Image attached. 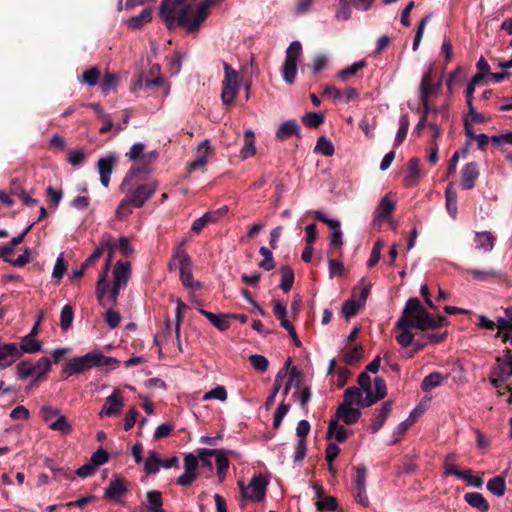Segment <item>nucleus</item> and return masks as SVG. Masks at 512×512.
I'll use <instances>...</instances> for the list:
<instances>
[{"label":"nucleus","mask_w":512,"mask_h":512,"mask_svg":"<svg viewBox=\"0 0 512 512\" xmlns=\"http://www.w3.org/2000/svg\"><path fill=\"white\" fill-rule=\"evenodd\" d=\"M330 247L333 249H341L342 246V231L340 230V226H330Z\"/></svg>","instance_id":"62"},{"label":"nucleus","mask_w":512,"mask_h":512,"mask_svg":"<svg viewBox=\"0 0 512 512\" xmlns=\"http://www.w3.org/2000/svg\"><path fill=\"white\" fill-rule=\"evenodd\" d=\"M18 346L15 343H1L0 342V366L8 367L12 365L18 358H20Z\"/></svg>","instance_id":"16"},{"label":"nucleus","mask_w":512,"mask_h":512,"mask_svg":"<svg viewBox=\"0 0 512 512\" xmlns=\"http://www.w3.org/2000/svg\"><path fill=\"white\" fill-rule=\"evenodd\" d=\"M293 283H294L293 270L288 266L282 267L281 268L280 288L283 291L288 292L292 288Z\"/></svg>","instance_id":"53"},{"label":"nucleus","mask_w":512,"mask_h":512,"mask_svg":"<svg viewBox=\"0 0 512 512\" xmlns=\"http://www.w3.org/2000/svg\"><path fill=\"white\" fill-rule=\"evenodd\" d=\"M195 0H162L159 16L168 30L181 27L188 34L195 35L209 16V10L217 0H203L194 9Z\"/></svg>","instance_id":"1"},{"label":"nucleus","mask_w":512,"mask_h":512,"mask_svg":"<svg viewBox=\"0 0 512 512\" xmlns=\"http://www.w3.org/2000/svg\"><path fill=\"white\" fill-rule=\"evenodd\" d=\"M249 361L252 367L259 372H265L268 368V359L263 355L253 354L249 357Z\"/></svg>","instance_id":"60"},{"label":"nucleus","mask_w":512,"mask_h":512,"mask_svg":"<svg viewBox=\"0 0 512 512\" xmlns=\"http://www.w3.org/2000/svg\"><path fill=\"white\" fill-rule=\"evenodd\" d=\"M42 350V344L40 341L36 340L34 337H30L28 335L24 336L21 340L20 346H18V351L20 356L25 353H37Z\"/></svg>","instance_id":"34"},{"label":"nucleus","mask_w":512,"mask_h":512,"mask_svg":"<svg viewBox=\"0 0 512 512\" xmlns=\"http://www.w3.org/2000/svg\"><path fill=\"white\" fill-rule=\"evenodd\" d=\"M10 194L18 197L26 206H38L39 201L30 197V195L22 188L18 179H12L10 184Z\"/></svg>","instance_id":"23"},{"label":"nucleus","mask_w":512,"mask_h":512,"mask_svg":"<svg viewBox=\"0 0 512 512\" xmlns=\"http://www.w3.org/2000/svg\"><path fill=\"white\" fill-rule=\"evenodd\" d=\"M301 127L299 123L295 119H290L284 123H282L277 131H276V139L278 141H285L287 139H290L293 136H296L298 138L301 137Z\"/></svg>","instance_id":"14"},{"label":"nucleus","mask_w":512,"mask_h":512,"mask_svg":"<svg viewBox=\"0 0 512 512\" xmlns=\"http://www.w3.org/2000/svg\"><path fill=\"white\" fill-rule=\"evenodd\" d=\"M297 73V62L285 60L282 66V75L285 82L293 84Z\"/></svg>","instance_id":"49"},{"label":"nucleus","mask_w":512,"mask_h":512,"mask_svg":"<svg viewBox=\"0 0 512 512\" xmlns=\"http://www.w3.org/2000/svg\"><path fill=\"white\" fill-rule=\"evenodd\" d=\"M409 126H410V121H409L408 114L402 115L400 117L399 129L396 134V138H395V142H394L395 147L400 146L403 143V141L406 139Z\"/></svg>","instance_id":"47"},{"label":"nucleus","mask_w":512,"mask_h":512,"mask_svg":"<svg viewBox=\"0 0 512 512\" xmlns=\"http://www.w3.org/2000/svg\"><path fill=\"white\" fill-rule=\"evenodd\" d=\"M157 157V153L155 151L149 152L148 154H143L140 163L133 166L128 174L125 177V180L128 179L130 175H136L140 173H148L149 172V164L152 163Z\"/></svg>","instance_id":"32"},{"label":"nucleus","mask_w":512,"mask_h":512,"mask_svg":"<svg viewBox=\"0 0 512 512\" xmlns=\"http://www.w3.org/2000/svg\"><path fill=\"white\" fill-rule=\"evenodd\" d=\"M169 270L173 271L177 267L180 270V279L182 284L191 289L200 288V283L193 280L191 271V259L187 252L183 249V243H181L174 252L171 261L168 264Z\"/></svg>","instance_id":"4"},{"label":"nucleus","mask_w":512,"mask_h":512,"mask_svg":"<svg viewBox=\"0 0 512 512\" xmlns=\"http://www.w3.org/2000/svg\"><path fill=\"white\" fill-rule=\"evenodd\" d=\"M352 14L351 4L349 0H339L338 9L336 11V18L341 20L350 19Z\"/></svg>","instance_id":"61"},{"label":"nucleus","mask_w":512,"mask_h":512,"mask_svg":"<svg viewBox=\"0 0 512 512\" xmlns=\"http://www.w3.org/2000/svg\"><path fill=\"white\" fill-rule=\"evenodd\" d=\"M432 77L433 76L431 68L423 74L420 83L421 98H429L430 95L436 93L439 90L440 84H433Z\"/></svg>","instance_id":"31"},{"label":"nucleus","mask_w":512,"mask_h":512,"mask_svg":"<svg viewBox=\"0 0 512 512\" xmlns=\"http://www.w3.org/2000/svg\"><path fill=\"white\" fill-rule=\"evenodd\" d=\"M366 399V394L364 395V392L357 388V387H348L344 392V402L343 404L348 405H360L362 407H366L363 403Z\"/></svg>","instance_id":"33"},{"label":"nucleus","mask_w":512,"mask_h":512,"mask_svg":"<svg viewBox=\"0 0 512 512\" xmlns=\"http://www.w3.org/2000/svg\"><path fill=\"white\" fill-rule=\"evenodd\" d=\"M215 455L216 456V467H217V476L219 482H223L226 478V473L229 468V459L227 453L224 450L217 449H201L199 450V458L210 465L209 461L206 457Z\"/></svg>","instance_id":"8"},{"label":"nucleus","mask_w":512,"mask_h":512,"mask_svg":"<svg viewBox=\"0 0 512 512\" xmlns=\"http://www.w3.org/2000/svg\"><path fill=\"white\" fill-rule=\"evenodd\" d=\"M120 289L121 287H117L114 285L112 286L111 289H108L107 281H105V285L103 286V289L101 291L103 298L100 300V298L97 297L99 304L102 305L103 307L115 306L117 304Z\"/></svg>","instance_id":"28"},{"label":"nucleus","mask_w":512,"mask_h":512,"mask_svg":"<svg viewBox=\"0 0 512 512\" xmlns=\"http://www.w3.org/2000/svg\"><path fill=\"white\" fill-rule=\"evenodd\" d=\"M31 227L32 226H27L22 233H20L16 237H13L8 245L0 247V258H3L5 261H8L6 257L13 252L15 246L22 242L23 238L28 233Z\"/></svg>","instance_id":"42"},{"label":"nucleus","mask_w":512,"mask_h":512,"mask_svg":"<svg viewBox=\"0 0 512 512\" xmlns=\"http://www.w3.org/2000/svg\"><path fill=\"white\" fill-rule=\"evenodd\" d=\"M227 213L228 207L223 206L217 210L206 212L203 216L195 219L192 224H208L223 221Z\"/></svg>","instance_id":"29"},{"label":"nucleus","mask_w":512,"mask_h":512,"mask_svg":"<svg viewBox=\"0 0 512 512\" xmlns=\"http://www.w3.org/2000/svg\"><path fill=\"white\" fill-rule=\"evenodd\" d=\"M302 54V45L299 41H293L286 50L285 60H292L297 62L298 58Z\"/></svg>","instance_id":"64"},{"label":"nucleus","mask_w":512,"mask_h":512,"mask_svg":"<svg viewBox=\"0 0 512 512\" xmlns=\"http://www.w3.org/2000/svg\"><path fill=\"white\" fill-rule=\"evenodd\" d=\"M394 208H395V201L392 200L389 195L384 196L380 200V202L374 212L373 223L375 224V222L388 221L390 219V216H391Z\"/></svg>","instance_id":"15"},{"label":"nucleus","mask_w":512,"mask_h":512,"mask_svg":"<svg viewBox=\"0 0 512 512\" xmlns=\"http://www.w3.org/2000/svg\"><path fill=\"white\" fill-rule=\"evenodd\" d=\"M370 292V284L365 279H361L353 290V297H358V302L363 306Z\"/></svg>","instance_id":"51"},{"label":"nucleus","mask_w":512,"mask_h":512,"mask_svg":"<svg viewBox=\"0 0 512 512\" xmlns=\"http://www.w3.org/2000/svg\"><path fill=\"white\" fill-rule=\"evenodd\" d=\"M408 173L404 177L406 187L416 186L421 178L420 160L416 157L411 158L407 163Z\"/></svg>","instance_id":"20"},{"label":"nucleus","mask_w":512,"mask_h":512,"mask_svg":"<svg viewBox=\"0 0 512 512\" xmlns=\"http://www.w3.org/2000/svg\"><path fill=\"white\" fill-rule=\"evenodd\" d=\"M444 381V376L439 372H433L427 375L422 383L421 389L425 392L430 391L431 389L440 386Z\"/></svg>","instance_id":"44"},{"label":"nucleus","mask_w":512,"mask_h":512,"mask_svg":"<svg viewBox=\"0 0 512 512\" xmlns=\"http://www.w3.org/2000/svg\"><path fill=\"white\" fill-rule=\"evenodd\" d=\"M51 369V360L48 357H41L36 362L21 361L16 366L17 377L21 380L28 377H35L33 383H36L42 376L46 375Z\"/></svg>","instance_id":"6"},{"label":"nucleus","mask_w":512,"mask_h":512,"mask_svg":"<svg viewBox=\"0 0 512 512\" xmlns=\"http://www.w3.org/2000/svg\"><path fill=\"white\" fill-rule=\"evenodd\" d=\"M228 394L224 386H217L210 391L206 392L203 396L204 401L208 400H218L221 402H225L227 400Z\"/></svg>","instance_id":"55"},{"label":"nucleus","mask_w":512,"mask_h":512,"mask_svg":"<svg viewBox=\"0 0 512 512\" xmlns=\"http://www.w3.org/2000/svg\"><path fill=\"white\" fill-rule=\"evenodd\" d=\"M360 416V410L348 404H340L336 411V419H341L347 425L356 423Z\"/></svg>","instance_id":"21"},{"label":"nucleus","mask_w":512,"mask_h":512,"mask_svg":"<svg viewBox=\"0 0 512 512\" xmlns=\"http://www.w3.org/2000/svg\"><path fill=\"white\" fill-rule=\"evenodd\" d=\"M200 313L218 330L226 331L230 328V314H214L204 309H200Z\"/></svg>","instance_id":"24"},{"label":"nucleus","mask_w":512,"mask_h":512,"mask_svg":"<svg viewBox=\"0 0 512 512\" xmlns=\"http://www.w3.org/2000/svg\"><path fill=\"white\" fill-rule=\"evenodd\" d=\"M130 263L117 261L113 270V285L125 287L128 282Z\"/></svg>","instance_id":"22"},{"label":"nucleus","mask_w":512,"mask_h":512,"mask_svg":"<svg viewBox=\"0 0 512 512\" xmlns=\"http://www.w3.org/2000/svg\"><path fill=\"white\" fill-rule=\"evenodd\" d=\"M480 171L476 162H470L461 169V186L464 190H471L475 187Z\"/></svg>","instance_id":"12"},{"label":"nucleus","mask_w":512,"mask_h":512,"mask_svg":"<svg viewBox=\"0 0 512 512\" xmlns=\"http://www.w3.org/2000/svg\"><path fill=\"white\" fill-rule=\"evenodd\" d=\"M40 414L43 421L46 423L49 429L58 431L62 434L68 435L73 431L71 423L67 417L61 413V411L53 406L45 405L40 409Z\"/></svg>","instance_id":"5"},{"label":"nucleus","mask_w":512,"mask_h":512,"mask_svg":"<svg viewBox=\"0 0 512 512\" xmlns=\"http://www.w3.org/2000/svg\"><path fill=\"white\" fill-rule=\"evenodd\" d=\"M494 242V236L488 231L478 232L475 235L476 247L485 252H490L493 249Z\"/></svg>","instance_id":"38"},{"label":"nucleus","mask_w":512,"mask_h":512,"mask_svg":"<svg viewBox=\"0 0 512 512\" xmlns=\"http://www.w3.org/2000/svg\"><path fill=\"white\" fill-rule=\"evenodd\" d=\"M374 390V393L372 391H367L366 399L363 403L365 406H371L387 395V387L383 378L376 377L374 379Z\"/></svg>","instance_id":"19"},{"label":"nucleus","mask_w":512,"mask_h":512,"mask_svg":"<svg viewBox=\"0 0 512 512\" xmlns=\"http://www.w3.org/2000/svg\"><path fill=\"white\" fill-rule=\"evenodd\" d=\"M119 361L116 358L105 356L101 351L94 350L87 354L71 359L62 369L66 377L78 375L93 367L110 366L115 368Z\"/></svg>","instance_id":"3"},{"label":"nucleus","mask_w":512,"mask_h":512,"mask_svg":"<svg viewBox=\"0 0 512 512\" xmlns=\"http://www.w3.org/2000/svg\"><path fill=\"white\" fill-rule=\"evenodd\" d=\"M314 152L329 157L334 154L335 149L333 143L328 138L321 136L317 140V143L314 147Z\"/></svg>","instance_id":"45"},{"label":"nucleus","mask_w":512,"mask_h":512,"mask_svg":"<svg viewBox=\"0 0 512 512\" xmlns=\"http://www.w3.org/2000/svg\"><path fill=\"white\" fill-rule=\"evenodd\" d=\"M199 456L189 453L184 457V472L178 477L177 484L180 486L191 485L197 477V469L199 465Z\"/></svg>","instance_id":"9"},{"label":"nucleus","mask_w":512,"mask_h":512,"mask_svg":"<svg viewBox=\"0 0 512 512\" xmlns=\"http://www.w3.org/2000/svg\"><path fill=\"white\" fill-rule=\"evenodd\" d=\"M210 154L209 140L206 139L198 146V157L189 164V172L204 167Z\"/></svg>","instance_id":"25"},{"label":"nucleus","mask_w":512,"mask_h":512,"mask_svg":"<svg viewBox=\"0 0 512 512\" xmlns=\"http://www.w3.org/2000/svg\"><path fill=\"white\" fill-rule=\"evenodd\" d=\"M456 477L460 479H464L467 481L468 485L474 487V488H482L484 481L482 477L473 475L472 471L470 469L467 470H459L458 473H456Z\"/></svg>","instance_id":"48"},{"label":"nucleus","mask_w":512,"mask_h":512,"mask_svg":"<svg viewBox=\"0 0 512 512\" xmlns=\"http://www.w3.org/2000/svg\"><path fill=\"white\" fill-rule=\"evenodd\" d=\"M117 157L114 154H109L106 157L100 158L97 162L98 172L100 174V181L104 187H108L110 175L113 171Z\"/></svg>","instance_id":"13"},{"label":"nucleus","mask_w":512,"mask_h":512,"mask_svg":"<svg viewBox=\"0 0 512 512\" xmlns=\"http://www.w3.org/2000/svg\"><path fill=\"white\" fill-rule=\"evenodd\" d=\"M446 321V317L437 318L429 314L417 298H410L403 309L401 317L396 323L400 333L396 336V341L402 347H408L413 343L414 335L412 328L419 330H428L441 327Z\"/></svg>","instance_id":"2"},{"label":"nucleus","mask_w":512,"mask_h":512,"mask_svg":"<svg viewBox=\"0 0 512 512\" xmlns=\"http://www.w3.org/2000/svg\"><path fill=\"white\" fill-rule=\"evenodd\" d=\"M108 251H109V255L106 259V262H105V265H104L102 271L99 274V278H98V281L96 284V296L98 298H100V300L103 298L101 291L103 289V286L105 285V281H107V276H108V273L110 270V264L113 259V250H108Z\"/></svg>","instance_id":"41"},{"label":"nucleus","mask_w":512,"mask_h":512,"mask_svg":"<svg viewBox=\"0 0 512 512\" xmlns=\"http://www.w3.org/2000/svg\"><path fill=\"white\" fill-rule=\"evenodd\" d=\"M384 245H385V243L381 239H378L375 242V244L372 248V251H371L370 258L367 261V266L369 268L374 267L379 262L380 257H381V251H382Z\"/></svg>","instance_id":"56"},{"label":"nucleus","mask_w":512,"mask_h":512,"mask_svg":"<svg viewBox=\"0 0 512 512\" xmlns=\"http://www.w3.org/2000/svg\"><path fill=\"white\" fill-rule=\"evenodd\" d=\"M392 409V404L390 401L384 402L377 415L372 419V423L370 425V430L372 433L378 432L382 426L384 425L388 415L390 414Z\"/></svg>","instance_id":"27"},{"label":"nucleus","mask_w":512,"mask_h":512,"mask_svg":"<svg viewBox=\"0 0 512 512\" xmlns=\"http://www.w3.org/2000/svg\"><path fill=\"white\" fill-rule=\"evenodd\" d=\"M164 83V79L162 77H156L153 79L144 78L142 75H139L137 80L134 83V89L142 88L145 86L146 88H150L153 86H160Z\"/></svg>","instance_id":"58"},{"label":"nucleus","mask_w":512,"mask_h":512,"mask_svg":"<svg viewBox=\"0 0 512 512\" xmlns=\"http://www.w3.org/2000/svg\"><path fill=\"white\" fill-rule=\"evenodd\" d=\"M162 465V460L159 458V455L156 451L150 450L148 452V457L144 462V470L147 474H155L157 473Z\"/></svg>","instance_id":"40"},{"label":"nucleus","mask_w":512,"mask_h":512,"mask_svg":"<svg viewBox=\"0 0 512 512\" xmlns=\"http://www.w3.org/2000/svg\"><path fill=\"white\" fill-rule=\"evenodd\" d=\"M245 145L240 151V155L243 159H247L256 153L254 146V133L252 130H247L244 134Z\"/></svg>","instance_id":"46"},{"label":"nucleus","mask_w":512,"mask_h":512,"mask_svg":"<svg viewBox=\"0 0 512 512\" xmlns=\"http://www.w3.org/2000/svg\"><path fill=\"white\" fill-rule=\"evenodd\" d=\"M289 409H290V405L287 403L281 402L278 405V407L274 413V419H273V427L275 429H277L281 425L282 420L289 412Z\"/></svg>","instance_id":"63"},{"label":"nucleus","mask_w":512,"mask_h":512,"mask_svg":"<svg viewBox=\"0 0 512 512\" xmlns=\"http://www.w3.org/2000/svg\"><path fill=\"white\" fill-rule=\"evenodd\" d=\"M123 407V400L119 396V390H114L112 394L107 397L106 404L103 406L99 416H112L118 414Z\"/></svg>","instance_id":"18"},{"label":"nucleus","mask_w":512,"mask_h":512,"mask_svg":"<svg viewBox=\"0 0 512 512\" xmlns=\"http://www.w3.org/2000/svg\"><path fill=\"white\" fill-rule=\"evenodd\" d=\"M316 507L320 511H335L338 507L337 500L333 496H327L316 502Z\"/></svg>","instance_id":"59"},{"label":"nucleus","mask_w":512,"mask_h":512,"mask_svg":"<svg viewBox=\"0 0 512 512\" xmlns=\"http://www.w3.org/2000/svg\"><path fill=\"white\" fill-rule=\"evenodd\" d=\"M327 437H334L338 442H344L347 438V430L338 425L337 419H332L329 422Z\"/></svg>","instance_id":"43"},{"label":"nucleus","mask_w":512,"mask_h":512,"mask_svg":"<svg viewBox=\"0 0 512 512\" xmlns=\"http://www.w3.org/2000/svg\"><path fill=\"white\" fill-rule=\"evenodd\" d=\"M116 246V240L111 237L103 238L100 246H98L93 253L84 261V268H88L90 265L94 264L100 256L102 255L104 249L113 250Z\"/></svg>","instance_id":"26"},{"label":"nucleus","mask_w":512,"mask_h":512,"mask_svg":"<svg viewBox=\"0 0 512 512\" xmlns=\"http://www.w3.org/2000/svg\"><path fill=\"white\" fill-rule=\"evenodd\" d=\"M324 121L325 116L322 113L308 112L302 117V122L309 128H318Z\"/></svg>","instance_id":"50"},{"label":"nucleus","mask_w":512,"mask_h":512,"mask_svg":"<svg viewBox=\"0 0 512 512\" xmlns=\"http://www.w3.org/2000/svg\"><path fill=\"white\" fill-rule=\"evenodd\" d=\"M299 376L300 373L296 366H293L289 370V375H287V380L284 384V387L282 389V393L284 396H287L289 394V391L293 385L299 386Z\"/></svg>","instance_id":"54"},{"label":"nucleus","mask_w":512,"mask_h":512,"mask_svg":"<svg viewBox=\"0 0 512 512\" xmlns=\"http://www.w3.org/2000/svg\"><path fill=\"white\" fill-rule=\"evenodd\" d=\"M467 273L472 276V278L476 281L484 282L491 279H500L502 274L500 271L495 269H468Z\"/></svg>","instance_id":"35"},{"label":"nucleus","mask_w":512,"mask_h":512,"mask_svg":"<svg viewBox=\"0 0 512 512\" xmlns=\"http://www.w3.org/2000/svg\"><path fill=\"white\" fill-rule=\"evenodd\" d=\"M367 66V61L362 59L358 62L353 63L351 66L338 72L337 76L341 80H346L349 77L355 75L358 71Z\"/></svg>","instance_id":"52"},{"label":"nucleus","mask_w":512,"mask_h":512,"mask_svg":"<svg viewBox=\"0 0 512 512\" xmlns=\"http://www.w3.org/2000/svg\"><path fill=\"white\" fill-rule=\"evenodd\" d=\"M238 484L241 495L244 499L259 502L265 498L269 479L266 476L259 474L251 479L248 486H245L243 482H239Z\"/></svg>","instance_id":"7"},{"label":"nucleus","mask_w":512,"mask_h":512,"mask_svg":"<svg viewBox=\"0 0 512 512\" xmlns=\"http://www.w3.org/2000/svg\"><path fill=\"white\" fill-rule=\"evenodd\" d=\"M158 183L156 181H151L148 183H144L139 185L129 196L130 202L134 207H141L145 201L153 195L156 191Z\"/></svg>","instance_id":"10"},{"label":"nucleus","mask_w":512,"mask_h":512,"mask_svg":"<svg viewBox=\"0 0 512 512\" xmlns=\"http://www.w3.org/2000/svg\"><path fill=\"white\" fill-rule=\"evenodd\" d=\"M74 318L73 309L70 305H65L61 310L60 326L63 330L70 328Z\"/></svg>","instance_id":"57"},{"label":"nucleus","mask_w":512,"mask_h":512,"mask_svg":"<svg viewBox=\"0 0 512 512\" xmlns=\"http://www.w3.org/2000/svg\"><path fill=\"white\" fill-rule=\"evenodd\" d=\"M465 501L472 507L477 508L482 512L489 510L490 506L488 501L484 498L481 493L470 492L464 495Z\"/></svg>","instance_id":"36"},{"label":"nucleus","mask_w":512,"mask_h":512,"mask_svg":"<svg viewBox=\"0 0 512 512\" xmlns=\"http://www.w3.org/2000/svg\"><path fill=\"white\" fill-rule=\"evenodd\" d=\"M128 492L127 482L122 478L112 480L104 490V498L115 503H123V497Z\"/></svg>","instance_id":"11"},{"label":"nucleus","mask_w":512,"mask_h":512,"mask_svg":"<svg viewBox=\"0 0 512 512\" xmlns=\"http://www.w3.org/2000/svg\"><path fill=\"white\" fill-rule=\"evenodd\" d=\"M146 508L150 512H165L162 494L158 490H149L146 493Z\"/></svg>","instance_id":"30"},{"label":"nucleus","mask_w":512,"mask_h":512,"mask_svg":"<svg viewBox=\"0 0 512 512\" xmlns=\"http://www.w3.org/2000/svg\"><path fill=\"white\" fill-rule=\"evenodd\" d=\"M152 20V9L145 8L138 15L131 17L127 25L130 29L136 30Z\"/></svg>","instance_id":"37"},{"label":"nucleus","mask_w":512,"mask_h":512,"mask_svg":"<svg viewBox=\"0 0 512 512\" xmlns=\"http://www.w3.org/2000/svg\"><path fill=\"white\" fill-rule=\"evenodd\" d=\"M487 489L497 497L504 496L506 492V481L502 475L496 476L487 482Z\"/></svg>","instance_id":"39"},{"label":"nucleus","mask_w":512,"mask_h":512,"mask_svg":"<svg viewBox=\"0 0 512 512\" xmlns=\"http://www.w3.org/2000/svg\"><path fill=\"white\" fill-rule=\"evenodd\" d=\"M239 83L238 77L224 79L222 82L221 100L225 105H232L238 94Z\"/></svg>","instance_id":"17"}]
</instances>
